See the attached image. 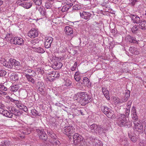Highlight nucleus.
I'll use <instances>...</instances> for the list:
<instances>
[{
    "mask_svg": "<svg viewBox=\"0 0 146 146\" xmlns=\"http://www.w3.org/2000/svg\"><path fill=\"white\" fill-rule=\"evenodd\" d=\"M116 122L118 125L121 127H129L132 125L131 122L125 118L124 114H120L118 115Z\"/></svg>",
    "mask_w": 146,
    "mask_h": 146,
    "instance_id": "nucleus-1",
    "label": "nucleus"
},
{
    "mask_svg": "<svg viewBox=\"0 0 146 146\" xmlns=\"http://www.w3.org/2000/svg\"><path fill=\"white\" fill-rule=\"evenodd\" d=\"M74 100H87L91 99L85 92H81L75 95L74 96Z\"/></svg>",
    "mask_w": 146,
    "mask_h": 146,
    "instance_id": "nucleus-2",
    "label": "nucleus"
},
{
    "mask_svg": "<svg viewBox=\"0 0 146 146\" xmlns=\"http://www.w3.org/2000/svg\"><path fill=\"white\" fill-rule=\"evenodd\" d=\"M74 143L75 146L81 144L83 141V137L78 133H75L73 136Z\"/></svg>",
    "mask_w": 146,
    "mask_h": 146,
    "instance_id": "nucleus-3",
    "label": "nucleus"
},
{
    "mask_svg": "<svg viewBox=\"0 0 146 146\" xmlns=\"http://www.w3.org/2000/svg\"><path fill=\"white\" fill-rule=\"evenodd\" d=\"M9 63L8 66V68H12L13 66L17 68L21 66V64L19 62L12 58H10L9 60Z\"/></svg>",
    "mask_w": 146,
    "mask_h": 146,
    "instance_id": "nucleus-4",
    "label": "nucleus"
},
{
    "mask_svg": "<svg viewBox=\"0 0 146 146\" xmlns=\"http://www.w3.org/2000/svg\"><path fill=\"white\" fill-rule=\"evenodd\" d=\"M36 132L39 138L44 141H46L47 139V137L46 134L44 130L37 129Z\"/></svg>",
    "mask_w": 146,
    "mask_h": 146,
    "instance_id": "nucleus-5",
    "label": "nucleus"
},
{
    "mask_svg": "<svg viewBox=\"0 0 146 146\" xmlns=\"http://www.w3.org/2000/svg\"><path fill=\"white\" fill-rule=\"evenodd\" d=\"M74 131L75 129L73 126H68L65 127L64 131L63 133L69 137L74 132Z\"/></svg>",
    "mask_w": 146,
    "mask_h": 146,
    "instance_id": "nucleus-6",
    "label": "nucleus"
},
{
    "mask_svg": "<svg viewBox=\"0 0 146 146\" xmlns=\"http://www.w3.org/2000/svg\"><path fill=\"white\" fill-rule=\"evenodd\" d=\"M53 41V38L52 37H46L44 42V45L45 47L46 48H50Z\"/></svg>",
    "mask_w": 146,
    "mask_h": 146,
    "instance_id": "nucleus-7",
    "label": "nucleus"
},
{
    "mask_svg": "<svg viewBox=\"0 0 146 146\" xmlns=\"http://www.w3.org/2000/svg\"><path fill=\"white\" fill-rule=\"evenodd\" d=\"M28 36L31 38H34L38 36V33L37 30L35 28H32L29 32Z\"/></svg>",
    "mask_w": 146,
    "mask_h": 146,
    "instance_id": "nucleus-8",
    "label": "nucleus"
},
{
    "mask_svg": "<svg viewBox=\"0 0 146 146\" xmlns=\"http://www.w3.org/2000/svg\"><path fill=\"white\" fill-rule=\"evenodd\" d=\"M134 128L137 131L143 130V127L142 123L138 120L133 121Z\"/></svg>",
    "mask_w": 146,
    "mask_h": 146,
    "instance_id": "nucleus-9",
    "label": "nucleus"
},
{
    "mask_svg": "<svg viewBox=\"0 0 146 146\" xmlns=\"http://www.w3.org/2000/svg\"><path fill=\"white\" fill-rule=\"evenodd\" d=\"M15 105L19 109L23 110L24 111L26 112L28 110L27 107L23 104L21 101H13Z\"/></svg>",
    "mask_w": 146,
    "mask_h": 146,
    "instance_id": "nucleus-10",
    "label": "nucleus"
},
{
    "mask_svg": "<svg viewBox=\"0 0 146 146\" xmlns=\"http://www.w3.org/2000/svg\"><path fill=\"white\" fill-rule=\"evenodd\" d=\"M129 17L131 18V21L134 23L138 24L141 21V20L140 17L136 14H131L130 15Z\"/></svg>",
    "mask_w": 146,
    "mask_h": 146,
    "instance_id": "nucleus-11",
    "label": "nucleus"
},
{
    "mask_svg": "<svg viewBox=\"0 0 146 146\" xmlns=\"http://www.w3.org/2000/svg\"><path fill=\"white\" fill-rule=\"evenodd\" d=\"M13 41V44L16 45H22L24 43L23 39L20 37H14L13 40H12V41Z\"/></svg>",
    "mask_w": 146,
    "mask_h": 146,
    "instance_id": "nucleus-12",
    "label": "nucleus"
},
{
    "mask_svg": "<svg viewBox=\"0 0 146 146\" xmlns=\"http://www.w3.org/2000/svg\"><path fill=\"white\" fill-rule=\"evenodd\" d=\"M36 8V10L39 12L41 15L43 17H46V10L43 7L38 6H37Z\"/></svg>",
    "mask_w": 146,
    "mask_h": 146,
    "instance_id": "nucleus-13",
    "label": "nucleus"
},
{
    "mask_svg": "<svg viewBox=\"0 0 146 146\" xmlns=\"http://www.w3.org/2000/svg\"><path fill=\"white\" fill-rule=\"evenodd\" d=\"M80 17L85 19L89 20L92 14L89 12L83 11L80 13Z\"/></svg>",
    "mask_w": 146,
    "mask_h": 146,
    "instance_id": "nucleus-14",
    "label": "nucleus"
},
{
    "mask_svg": "<svg viewBox=\"0 0 146 146\" xmlns=\"http://www.w3.org/2000/svg\"><path fill=\"white\" fill-rule=\"evenodd\" d=\"M7 88L4 86L3 84H1L0 85V94L2 95H5L7 94L6 92L5 91H7Z\"/></svg>",
    "mask_w": 146,
    "mask_h": 146,
    "instance_id": "nucleus-15",
    "label": "nucleus"
},
{
    "mask_svg": "<svg viewBox=\"0 0 146 146\" xmlns=\"http://www.w3.org/2000/svg\"><path fill=\"white\" fill-rule=\"evenodd\" d=\"M11 112L16 116H19L22 114V112L17 110L15 108L13 107L11 108Z\"/></svg>",
    "mask_w": 146,
    "mask_h": 146,
    "instance_id": "nucleus-16",
    "label": "nucleus"
},
{
    "mask_svg": "<svg viewBox=\"0 0 146 146\" xmlns=\"http://www.w3.org/2000/svg\"><path fill=\"white\" fill-rule=\"evenodd\" d=\"M0 113L7 117L11 118L13 116L12 113L7 110H0Z\"/></svg>",
    "mask_w": 146,
    "mask_h": 146,
    "instance_id": "nucleus-17",
    "label": "nucleus"
},
{
    "mask_svg": "<svg viewBox=\"0 0 146 146\" xmlns=\"http://www.w3.org/2000/svg\"><path fill=\"white\" fill-rule=\"evenodd\" d=\"M98 125L96 124H93L90 125L91 131L93 133H97V130L99 127Z\"/></svg>",
    "mask_w": 146,
    "mask_h": 146,
    "instance_id": "nucleus-18",
    "label": "nucleus"
},
{
    "mask_svg": "<svg viewBox=\"0 0 146 146\" xmlns=\"http://www.w3.org/2000/svg\"><path fill=\"white\" fill-rule=\"evenodd\" d=\"M64 31L65 33L69 35L72 34L73 31L72 28L69 26H66L64 28Z\"/></svg>",
    "mask_w": 146,
    "mask_h": 146,
    "instance_id": "nucleus-19",
    "label": "nucleus"
},
{
    "mask_svg": "<svg viewBox=\"0 0 146 146\" xmlns=\"http://www.w3.org/2000/svg\"><path fill=\"white\" fill-rule=\"evenodd\" d=\"M127 41L133 43H137L138 42L136 40L135 38L132 37L130 35H127L126 37Z\"/></svg>",
    "mask_w": 146,
    "mask_h": 146,
    "instance_id": "nucleus-20",
    "label": "nucleus"
},
{
    "mask_svg": "<svg viewBox=\"0 0 146 146\" xmlns=\"http://www.w3.org/2000/svg\"><path fill=\"white\" fill-rule=\"evenodd\" d=\"M60 76L58 72L54 71L50 74L49 77H50L52 80H54L56 78H58Z\"/></svg>",
    "mask_w": 146,
    "mask_h": 146,
    "instance_id": "nucleus-21",
    "label": "nucleus"
},
{
    "mask_svg": "<svg viewBox=\"0 0 146 146\" xmlns=\"http://www.w3.org/2000/svg\"><path fill=\"white\" fill-rule=\"evenodd\" d=\"M102 91L107 99L110 100V97L109 96V93L108 91L105 87H103L102 88Z\"/></svg>",
    "mask_w": 146,
    "mask_h": 146,
    "instance_id": "nucleus-22",
    "label": "nucleus"
},
{
    "mask_svg": "<svg viewBox=\"0 0 146 146\" xmlns=\"http://www.w3.org/2000/svg\"><path fill=\"white\" fill-rule=\"evenodd\" d=\"M139 25V28L142 29H146V21L144 20H141L140 23H138Z\"/></svg>",
    "mask_w": 146,
    "mask_h": 146,
    "instance_id": "nucleus-23",
    "label": "nucleus"
},
{
    "mask_svg": "<svg viewBox=\"0 0 146 146\" xmlns=\"http://www.w3.org/2000/svg\"><path fill=\"white\" fill-rule=\"evenodd\" d=\"M83 83L88 87H89L91 86V83L90 82L88 78L86 77H85L83 78Z\"/></svg>",
    "mask_w": 146,
    "mask_h": 146,
    "instance_id": "nucleus-24",
    "label": "nucleus"
},
{
    "mask_svg": "<svg viewBox=\"0 0 146 146\" xmlns=\"http://www.w3.org/2000/svg\"><path fill=\"white\" fill-rule=\"evenodd\" d=\"M19 78L17 74V73H12L10 76V79L11 81H17Z\"/></svg>",
    "mask_w": 146,
    "mask_h": 146,
    "instance_id": "nucleus-25",
    "label": "nucleus"
},
{
    "mask_svg": "<svg viewBox=\"0 0 146 146\" xmlns=\"http://www.w3.org/2000/svg\"><path fill=\"white\" fill-rule=\"evenodd\" d=\"M19 88L18 85H13L10 87L9 89L11 92L14 93L17 91Z\"/></svg>",
    "mask_w": 146,
    "mask_h": 146,
    "instance_id": "nucleus-26",
    "label": "nucleus"
},
{
    "mask_svg": "<svg viewBox=\"0 0 146 146\" xmlns=\"http://www.w3.org/2000/svg\"><path fill=\"white\" fill-rule=\"evenodd\" d=\"M131 132H129L128 133V135L129 138L130 139L131 141L134 143L135 142L137 139V137L134 134L131 133Z\"/></svg>",
    "mask_w": 146,
    "mask_h": 146,
    "instance_id": "nucleus-27",
    "label": "nucleus"
},
{
    "mask_svg": "<svg viewBox=\"0 0 146 146\" xmlns=\"http://www.w3.org/2000/svg\"><path fill=\"white\" fill-rule=\"evenodd\" d=\"M99 127L97 130V133L100 134H102L104 133V131L106 130V128L103 126H102L100 125H99Z\"/></svg>",
    "mask_w": 146,
    "mask_h": 146,
    "instance_id": "nucleus-28",
    "label": "nucleus"
},
{
    "mask_svg": "<svg viewBox=\"0 0 146 146\" xmlns=\"http://www.w3.org/2000/svg\"><path fill=\"white\" fill-rule=\"evenodd\" d=\"M32 48L34 49V50L35 51L38 53H43L45 52L44 49L40 47L36 48L35 47H33Z\"/></svg>",
    "mask_w": 146,
    "mask_h": 146,
    "instance_id": "nucleus-29",
    "label": "nucleus"
},
{
    "mask_svg": "<svg viewBox=\"0 0 146 146\" xmlns=\"http://www.w3.org/2000/svg\"><path fill=\"white\" fill-rule=\"evenodd\" d=\"M93 143L96 146H103V144L102 142L97 139H94V141H92Z\"/></svg>",
    "mask_w": 146,
    "mask_h": 146,
    "instance_id": "nucleus-30",
    "label": "nucleus"
},
{
    "mask_svg": "<svg viewBox=\"0 0 146 146\" xmlns=\"http://www.w3.org/2000/svg\"><path fill=\"white\" fill-rule=\"evenodd\" d=\"M105 115L108 118H113L115 117V115L114 114L113 111L111 110L108 112L107 114H106Z\"/></svg>",
    "mask_w": 146,
    "mask_h": 146,
    "instance_id": "nucleus-31",
    "label": "nucleus"
},
{
    "mask_svg": "<svg viewBox=\"0 0 146 146\" xmlns=\"http://www.w3.org/2000/svg\"><path fill=\"white\" fill-rule=\"evenodd\" d=\"M32 75H29L28 74H26L25 76L27 79L28 81L31 82L32 83H35V80L31 77Z\"/></svg>",
    "mask_w": 146,
    "mask_h": 146,
    "instance_id": "nucleus-32",
    "label": "nucleus"
},
{
    "mask_svg": "<svg viewBox=\"0 0 146 146\" xmlns=\"http://www.w3.org/2000/svg\"><path fill=\"white\" fill-rule=\"evenodd\" d=\"M0 63L2 64L3 66L6 67L8 68L9 61L8 62H7L4 58H2L1 60H0Z\"/></svg>",
    "mask_w": 146,
    "mask_h": 146,
    "instance_id": "nucleus-33",
    "label": "nucleus"
},
{
    "mask_svg": "<svg viewBox=\"0 0 146 146\" xmlns=\"http://www.w3.org/2000/svg\"><path fill=\"white\" fill-rule=\"evenodd\" d=\"M47 133L48 135L52 138L53 139H55L56 137V136L55 134L53 133V131L51 130H47Z\"/></svg>",
    "mask_w": 146,
    "mask_h": 146,
    "instance_id": "nucleus-34",
    "label": "nucleus"
},
{
    "mask_svg": "<svg viewBox=\"0 0 146 146\" xmlns=\"http://www.w3.org/2000/svg\"><path fill=\"white\" fill-rule=\"evenodd\" d=\"M21 132L24 134L28 135L30 133L31 131L29 130V129H28L26 127H25L21 130Z\"/></svg>",
    "mask_w": 146,
    "mask_h": 146,
    "instance_id": "nucleus-35",
    "label": "nucleus"
},
{
    "mask_svg": "<svg viewBox=\"0 0 146 146\" xmlns=\"http://www.w3.org/2000/svg\"><path fill=\"white\" fill-rule=\"evenodd\" d=\"M45 88L44 85H42L40 86L38 89V91L41 93L42 94H43L45 91Z\"/></svg>",
    "mask_w": 146,
    "mask_h": 146,
    "instance_id": "nucleus-36",
    "label": "nucleus"
},
{
    "mask_svg": "<svg viewBox=\"0 0 146 146\" xmlns=\"http://www.w3.org/2000/svg\"><path fill=\"white\" fill-rule=\"evenodd\" d=\"M10 144V142L8 141H4L1 142L0 146H8Z\"/></svg>",
    "mask_w": 146,
    "mask_h": 146,
    "instance_id": "nucleus-37",
    "label": "nucleus"
},
{
    "mask_svg": "<svg viewBox=\"0 0 146 146\" xmlns=\"http://www.w3.org/2000/svg\"><path fill=\"white\" fill-rule=\"evenodd\" d=\"M102 110L104 114H107V113L110 110L107 107H103L102 108Z\"/></svg>",
    "mask_w": 146,
    "mask_h": 146,
    "instance_id": "nucleus-38",
    "label": "nucleus"
},
{
    "mask_svg": "<svg viewBox=\"0 0 146 146\" xmlns=\"http://www.w3.org/2000/svg\"><path fill=\"white\" fill-rule=\"evenodd\" d=\"M45 7L47 9H50L52 7V4L50 2H47L45 3Z\"/></svg>",
    "mask_w": 146,
    "mask_h": 146,
    "instance_id": "nucleus-39",
    "label": "nucleus"
},
{
    "mask_svg": "<svg viewBox=\"0 0 146 146\" xmlns=\"http://www.w3.org/2000/svg\"><path fill=\"white\" fill-rule=\"evenodd\" d=\"M130 91L128 90H127L126 91L125 93L124 96L125 100H127V98L130 96Z\"/></svg>",
    "mask_w": 146,
    "mask_h": 146,
    "instance_id": "nucleus-40",
    "label": "nucleus"
},
{
    "mask_svg": "<svg viewBox=\"0 0 146 146\" xmlns=\"http://www.w3.org/2000/svg\"><path fill=\"white\" fill-rule=\"evenodd\" d=\"M54 145L56 146H59L60 145V143L59 141L56 139H54L53 143H52Z\"/></svg>",
    "mask_w": 146,
    "mask_h": 146,
    "instance_id": "nucleus-41",
    "label": "nucleus"
},
{
    "mask_svg": "<svg viewBox=\"0 0 146 146\" xmlns=\"http://www.w3.org/2000/svg\"><path fill=\"white\" fill-rule=\"evenodd\" d=\"M6 74V72L4 70L0 69V76H4Z\"/></svg>",
    "mask_w": 146,
    "mask_h": 146,
    "instance_id": "nucleus-42",
    "label": "nucleus"
},
{
    "mask_svg": "<svg viewBox=\"0 0 146 146\" xmlns=\"http://www.w3.org/2000/svg\"><path fill=\"white\" fill-rule=\"evenodd\" d=\"M26 72H27L28 73H33V74H32V76H35L36 75V73L34 71L32 70L29 69V68L27 70V71H26Z\"/></svg>",
    "mask_w": 146,
    "mask_h": 146,
    "instance_id": "nucleus-43",
    "label": "nucleus"
},
{
    "mask_svg": "<svg viewBox=\"0 0 146 146\" xmlns=\"http://www.w3.org/2000/svg\"><path fill=\"white\" fill-rule=\"evenodd\" d=\"M139 26L135 25L133 26L132 28V31L133 33H135V32L138 30V27Z\"/></svg>",
    "mask_w": 146,
    "mask_h": 146,
    "instance_id": "nucleus-44",
    "label": "nucleus"
},
{
    "mask_svg": "<svg viewBox=\"0 0 146 146\" xmlns=\"http://www.w3.org/2000/svg\"><path fill=\"white\" fill-rule=\"evenodd\" d=\"M12 34L10 33H8L6 35L5 38L6 40H9L10 39H11L12 38Z\"/></svg>",
    "mask_w": 146,
    "mask_h": 146,
    "instance_id": "nucleus-45",
    "label": "nucleus"
},
{
    "mask_svg": "<svg viewBox=\"0 0 146 146\" xmlns=\"http://www.w3.org/2000/svg\"><path fill=\"white\" fill-rule=\"evenodd\" d=\"M69 7H68V5H66L64 6L62 9V11L63 12H65L68 10Z\"/></svg>",
    "mask_w": 146,
    "mask_h": 146,
    "instance_id": "nucleus-46",
    "label": "nucleus"
},
{
    "mask_svg": "<svg viewBox=\"0 0 146 146\" xmlns=\"http://www.w3.org/2000/svg\"><path fill=\"white\" fill-rule=\"evenodd\" d=\"M131 113L132 115L136 114V112L135 108L133 106L131 109Z\"/></svg>",
    "mask_w": 146,
    "mask_h": 146,
    "instance_id": "nucleus-47",
    "label": "nucleus"
},
{
    "mask_svg": "<svg viewBox=\"0 0 146 146\" xmlns=\"http://www.w3.org/2000/svg\"><path fill=\"white\" fill-rule=\"evenodd\" d=\"M130 109H129L126 108V110L125 111V118L127 117L130 113Z\"/></svg>",
    "mask_w": 146,
    "mask_h": 146,
    "instance_id": "nucleus-48",
    "label": "nucleus"
},
{
    "mask_svg": "<svg viewBox=\"0 0 146 146\" xmlns=\"http://www.w3.org/2000/svg\"><path fill=\"white\" fill-rule=\"evenodd\" d=\"M136 50L135 48L133 47H131L129 48V50L132 53L135 54V50Z\"/></svg>",
    "mask_w": 146,
    "mask_h": 146,
    "instance_id": "nucleus-49",
    "label": "nucleus"
},
{
    "mask_svg": "<svg viewBox=\"0 0 146 146\" xmlns=\"http://www.w3.org/2000/svg\"><path fill=\"white\" fill-rule=\"evenodd\" d=\"M127 141L126 139H124L123 140L122 139H120V144L122 146H123L126 143Z\"/></svg>",
    "mask_w": 146,
    "mask_h": 146,
    "instance_id": "nucleus-50",
    "label": "nucleus"
},
{
    "mask_svg": "<svg viewBox=\"0 0 146 146\" xmlns=\"http://www.w3.org/2000/svg\"><path fill=\"white\" fill-rule=\"evenodd\" d=\"M71 83V82L70 81L68 80H67L65 83V85L66 86L68 87L70 85Z\"/></svg>",
    "mask_w": 146,
    "mask_h": 146,
    "instance_id": "nucleus-51",
    "label": "nucleus"
},
{
    "mask_svg": "<svg viewBox=\"0 0 146 146\" xmlns=\"http://www.w3.org/2000/svg\"><path fill=\"white\" fill-rule=\"evenodd\" d=\"M31 113L33 115H37L38 113L37 111L35 109L32 110H31Z\"/></svg>",
    "mask_w": 146,
    "mask_h": 146,
    "instance_id": "nucleus-52",
    "label": "nucleus"
},
{
    "mask_svg": "<svg viewBox=\"0 0 146 146\" xmlns=\"http://www.w3.org/2000/svg\"><path fill=\"white\" fill-rule=\"evenodd\" d=\"M74 78L75 80L76 81H79L80 79V75H78L77 76H74Z\"/></svg>",
    "mask_w": 146,
    "mask_h": 146,
    "instance_id": "nucleus-53",
    "label": "nucleus"
},
{
    "mask_svg": "<svg viewBox=\"0 0 146 146\" xmlns=\"http://www.w3.org/2000/svg\"><path fill=\"white\" fill-rule=\"evenodd\" d=\"M132 116V117L133 120L134 121L138 120V118L137 115V114H135V115H133Z\"/></svg>",
    "mask_w": 146,
    "mask_h": 146,
    "instance_id": "nucleus-54",
    "label": "nucleus"
},
{
    "mask_svg": "<svg viewBox=\"0 0 146 146\" xmlns=\"http://www.w3.org/2000/svg\"><path fill=\"white\" fill-rule=\"evenodd\" d=\"M138 1V0H132L131 2V5L132 6H134L136 2Z\"/></svg>",
    "mask_w": 146,
    "mask_h": 146,
    "instance_id": "nucleus-55",
    "label": "nucleus"
},
{
    "mask_svg": "<svg viewBox=\"0 0 146 146\" xmlns=\"http://www.w3.org/2000/svg\"><path fill=\"white\" fill-rule=\"evenodd\" d=\"M37 71L38 72V73L40 74H43L44 71L43 70H42L40 68H38V69L37 70Z\"/></svg>",
    "mask_w": 146,
    "mask_h": 146,
    "instance_id": "nucleus-56",
    "label": "nucleus"
},
{
    "mask_svg": "<svg viewBox=\"0 0 146 146\" xmlns=\"http://www.w3.org/2000/svg\"><path fill=\"white\" fill-rule=\"evenodd\" d=\"M80 7L77 5H75L73 7V9L74 10H79L80 9Z\"/></svg>",
    "mask_w": 146,
    "mask_h": 146,
    "instance_id": "nucleus-57",
    "label": "nucleus"
},
{
    "mask_svg": "<svg viewBox=\"0 0 146 146\" xmlns=\"http://www.w3.org/2000/svg\"><path fill=\"white\" fill-rule=\"evenodd\" d=\"M131 102H130V101L129 102L127 105V108L130 109L131 105Z\"/></svg>",
    "mask_w": 146,
    "mask_h": 146,
    "instance_id": "nucleus-58",
    "label": "nucleus"
},
{
    "mask_svg": "<svg viewBox=\"0 0 146 146\" xmlns=\"http://www.w3.org/2000/svg\"><path fill=\"white\" fill-rule=\"evenodd\" d=\"M4 106V105L3 104L0 102V110H3V108Z\"/></svg>",
    "mask_w": 146,
    "mask_h": 146,
    "instance_id": "nucleus-59",
    "label": "nucleus"
},
{
    "mask_svg": "<svg viewBox=\"0 0 146 146\" xmlns=\"http://www.w3.org/2000/svg\"><path fill=\"white\" fill-rule=\"evenodd\" d=\"M139 146H145L146 144L143 142H140L139 143Z\"/></svg>",
    "mask_w": 146,
    "mask_h": 146,
    "instance_id": "nucleus-60",
    "label": "nucleus"
},
{
    "mask_svg": "<svg viewBox=\"0 0 146 146\" xmlns=\"http://www.w3.org/2000/svg\"><path fill=\"white\" fill-rule=\"evenodd\" d=\"M25 90L27 94H30L31 92V91L29 88L25 89Z\"/></svg>",
    "mask_w": 146,
    "mask_h": 146,
    "instance_id": "nucleus-61",
    "label": "nucleus"
},
{
    "mask_svg": "<svg viewBox=\"0 0 146 146\" xmlns=\"http://www.w3.org/2000/svg\"><path fill=\"white\" fill-rule=\"evenodd\" d=\"M75 113L76 114L79 115L81 113V110H75Z\"/></svg>",
    "mask_w": 146,
    "mask_h": 146,
    "instance_id": "nucleus-62",
    "label": "nucleus"
},
{
    "mask_svg": "<svg viewBox=\"0 0 146 146\" xmlns=\"http://www.w3.org/2000/svg\"><path fill=\"white\" fill-rule=\"evenodd\" d=\"M44 0H37V1H36L37 2V1H39V2H40V3H39V4H36V5H37L38 6H39L40 5H41L42 4V1H44Z\"/></svg>",
    "mask_w": 146,
    "mask_h": 146,
    "instance_id": "nucleus-63",
    "label": "nucleus"
},
{
    "mask_svg": "<svg viewBox=\"0 0 146 146\" xmlns=\"http://www.w3.org/2000/svg\"><path fill=\"white\" fill-rule=\"evenodd\" d=\"M76 67L75 66H74V65L72 66L71 67V69L72 71H74L75 70Z\"/></svg>",
    "mask_w": 146,
    "mask_h": 146,
    "instance_id": "nucleus-64",
    "label": "nucleus"
}]
</instances>
